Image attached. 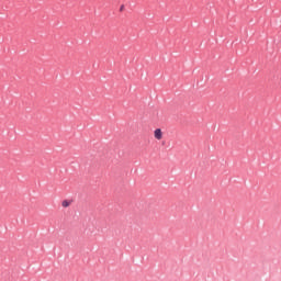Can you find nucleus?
Here are the masks:
<instances>
[{"label":"nucleus","instance_id":"nucleus-1","mask_svg":"<svg viewBox=\"0 0 281 281\" xmlns=\"http://www.w3.org/2000/svg\"><path fill=\"white\" fill-rule=\"evenodd\" d=\"M154 137L155 139H158V142L164 139V132H161V128H156L154 131Z\"/></svg>","mask_w":281,"mask_h":281},{"label":"nucleus","instance_id":"nucleus-2","mask_svg":"<svg viewBox=\"0 0 281 281\" xmlns=\"http://www.w3.org/2000/svg\"><path fill=\"white\" fill-rule=\"evenodd\" d=\"M69 205H71V201H69V200H64L61 202V207H69Z\"/></svg>","mask_w":281,"mask_h":281}]
</instances>
